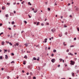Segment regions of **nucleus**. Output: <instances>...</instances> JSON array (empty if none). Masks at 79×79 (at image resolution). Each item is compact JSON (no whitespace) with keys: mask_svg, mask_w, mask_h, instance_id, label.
Masks as SVG:
<instances>
[{"mask_svg":"<svg viewBox=\"0 0 79 79\" xmlns=\"http://www.w3.org/2000/svg\"><path fill=\"white\" fill-rule=\"evenodd\" d=\"M23 64H24V65H25V64H26V61H23Z\"/></svg>","mask_w":79,"mask_h":79,"instance_id":"17","label":"nucleus"},{"mask_svg":"<svg viewBox=\"0 0 79 79\" xmlns=\"http://www.w3.org/2000/svg\"><path fill=\"white\" fill-rule=\"evenodd\" d=\"M16 45L17 46H18V45H19V44L18 43H16Z\"/></svg>","mask_w":79,"mask_h":79,"instance_id":"40","label":"nucleus"},{"mask_svg":"<svg viewBox=\"0 0 79 79\" xmlns=\"http://www.w3.org/2000/svg\"><path fill=\"white\" fill-rule=\"evenodd\" d=\"M24 45H25L26 47H27V46H28V44L27 43H25L24 44Z\"/></svg>","mask_w":79,"mask_h":79,"instance_id":"12","label":"nucleus"},{"mask_svg":"<svg viewBox=\"0 0 79 79\" xmlns=\"http://www.w3.org/2000/svg\"><path fill=\"white\" fill-rule=\"evenodd\" d=\"M70 5V3H68V6H69V5Z\"/></svg>","mask_w":79,"mask_h":79,"instance_id":"62","label":"nucleus"},{"mask_svg":"<svg viewBox=\"0 0 79 79\" xmlns=\"http://www.w3.org/2000/svg\"><path fill=\"white\" fill-rule=\"evenodd\" d=\"M66 52H69V49H68L66 50Z\"/></svg>","mask_w":79,"mask_h":79,"instance_id":"36","label":"nucleus"},{"mask_svg":"<svg viewBox=\"0 0 79 79\" xmlns=\"http://www.w3.org/2000/svg\"><path fill=\"white\" fill-rule=\"evenodd\" d=\"M51 31L52 32H54L55 31V28H53L51 29Z\"/></svg>","mask_w":79,"mask_h":79,"instance_id":"3","label":"nucleus"},{"mask_svg":"<svg viewBox=\"0 0 79 79\" xmlns=\"http://www.w3.org/2000/svg\"><path fill=\"white\" fill-rule=\"evenodd\" d=\"M24 2L23 1V2H22L21 3V4H23Z\"/></svg>","mask_w":79,"mask_h":79,"instance_id":"57","label":"nucleus"},{"mask_svg":"<svg viewBox=\"0 0 79 79\" xmlns=\"http://www.w3.org/2000/svg\"><path fill=\"white\" fill-rule=\"evenodd\" d=\"M64 27H67V25H64Z\"/></svg>","mask_w":79,"mask_h":79,"instance_id":"31","label":"nucleus"},{"mask_svg":"<svg viewBox=\"0 0 79 79\" xmlns=\"http://www.w3.org/2000/svg\"><path fill=\"white\" fill-rule=\"evenodd\" d=\"M16 35V33H14V37H15V35Z\"/></svg>","mask_w":79,"mask_h":79,"instance_id":"55","label":"nucleus"},{"mask_svg":"<svg viewBox=\"0 0 79 79\" xmlns=\"http://www.w3.org/2000/svg\"><path fill=\"white\" fill-rule=\"evenodd\" d=\"M56 60L55 59H52L51 60V61L52 63H55V62Z\"/></svg>","mask_w":79,"mask_h":79,"instance_id":"1","label":"nucleus"},{"mask_svg":"<svg viewBox=\"0 0 79 79\" xmlns=\"http://www.w3.org/2000/svg\"><path fill=\"white\" fill-rule=\"evenodd\" d=\"M31 65H28L27 68L29 69V68H31Z\"/></svg>","mask_w":79,"mask_h":79,"instance_id":"6","label":"nucleus"},{"mask_svg":"<svg viewBox=\"0 0 79 79\" xmlns=\"http://www.w3.org/2000/svg\"><path fill=\"white\" fill-rule=\"evenodd\" d=\"M56 52V50L55 49L53 51V52H54V53H55Z\"/></svg>","mask_w":79,"mask_h":79,"instance_id":"20","label":"nucleus"},{"mask_svg":"<svg viewBox=\"0 0 79 79\" xmlns=\"http://www.w3.org/2000/svg\"><path fill=\"white\" fill-rule=\"evenodd\" d=\"M3 32H1L0 34V35H3Z\"/></svg>","mask_w":79,"mask_h":79,"instance_id":"24","label":"nucleus"},{"mask_svg":"<svg viewBox=\"0 0 79 79\" xmlns=\"http://www.w3.org/2000/svg\"><path fill=\"white\" fill-rule=\"evenodd\" d=\"M62 34H59V37H62Z\"/></svg>","mask_w":79,"mask_h":79,"instance_id":"8","label":"nucleus"},{"mask_svg":"<svg viewBox=\"0 0 79 79\" xmlns=\"http://www.w3.org/2000/svg\"><path fill=\"white\" fill-rule=\"evenodd\" d=\"M74 54H75V55H77V53L75 52V53Z\"/></svg>","mask_w":79,"mask_h":79,"instance_id":"64","label":"nucleus"},{"mask_svg":"<svg viewBox=\"0 0 79 79\" xmlns=\"http://www.w3.org/2000/svg\"><path fill=\"white\" fill-rule=\"evenodd\" d=\"M27 75H29V73H27Z\"/></svg>","mask_w":79,"mask_h":79,"instance_id":"63","label":"nucleus"},{"mask_svg":"<svg viewBox=\"0 0 79 79\" xmlns=\"http://www.w3.org/2000/svg\"><path fill=\"white\" fill-rule=\"evenodd\" d=\"M54 55L53 54H52L51 55L52 56H53Z\"/></svg>","mask_w":79,"mask_h":79,"instance_id":"46","label":"nucleus"},{"mask_svg":"<svg viewBox=\"0 0 79 79\" xmlns=\"http://www.w3.org/2000/svg\"><path fill=\"white\" fill-rule=\"evenodd\" d=\"M28 16H29V18H31V16H30V15H28Z\"/></svg>","mask_w":79,"mask_h":79,"instance_id":"33","label":"nucleus"},{"mask_svg":"<svg viewBox=\"0 0 79 79\" xmlns=\"http://www.w3.org/2000/svg\"><path fill=\"white\" fill-rule=\"evenodd\" d=\"M37 23L35 22H34V24H36Z\"/></svg>","mask_w":79,"mask_h":79,"instance_id":"60","label":"nucleus"},{"mask_svg":"<svg viewBox=\"0 0 79 79\" xmlns=\"http://www.w3.org/2000/svg\"><path fill=\"white\" fill-rule=\"evenodd\" d=\"M54 5L55 6V5H57V4H56V2H55V5Z\"/></svg>","mask_w":79,"mask_h":79,"instance_id":"54","label":"nucleus"},{"mask_svg":"<svg viewBox=\"0 0 79 79\" xmlns=\"http://www.w3.org/2000/svg\"><path fill=\"white\" fill-rule=\"evenodd\" d=\"M2 59H3V58L2 57V56H0V60H2Z\"/></svg>","mask_w":79,"mask_h":79,"instance_id":"18","label":"nucleus"},{"mask_svg":"<svg viewBox=\"0 0 79 79\" xmlns=\"http://www.w3.org/2000/svg\"><path fill=\"white\" fill-rule=\"evenodd\" d=\"M71 74H72V76H74V73L73 72H72Z\"/></svg>","mask_w":79,"mask_h":79,"instance_id":"7","label":"nucleus"},{"mask_svg":"<svg viewBox=\"0 0 79 79\" xmlns=\"http://www.w3.org/2000/svg\"><path fill=\"white\" fill-rule=\"evenodd\" d=\"M39 22H38L37 23V24H36V26H38L39 25Z\"/></svg>","mask_w":79,"mask_h":79,"instance_id":"27","label":"nucleus"},{"mask_svg":"<svg viewBox=\"0 0 79 79\" xmlns=\"http://www.w3.org/2000/svg\"><path fill=\"white\" fill-rule=\"evenodd\" d=\"M5 59H8V56L6 55H5Z\"/></svg>","mask_w":79,"mask_h":79,"instance_id":"10","label":"nucleus"},{"mask_svg":"<svg viewBox=\"0 0 79 79\" xmlns=\"http://www.w3.org/2000/svg\"><path fill=\"white\" fill-rule=\"evenodd\" d=\"M9 44L10 45H12V44L11 43V42H10L9 43Z\"/></svg>","mask_w":79,"mask_h":79,"instance_id":"35","label":"nucleus"},{"mask_svg":"<svg viewBox=\"0 0 79 79\" xmlns=\"http://www.w3.org/2000/svg\"><path fill=\"white\" fill-rule=\"evenodd\" d=\"M11 55H12V56H14V55H15V54L13 53H11Z\"/></svg>","mask_w":79,"mask_h":79,"instance_id":"34","label":"nucleus"},{"mask_svg":"<svg viewBox=\"0 0 79 79\" xmlns=\"http://www.w3.org/2000/svg\"><path fill=\"white\" fill-rule=\"evenodd\" d=\"M4 51H5V52H7V49H6V50L4 49Z\"/></svg>","mask_w":79,"mask_h":79,"instance_id":"30","label":"nucleus"},{"mask_svg":"<svg viewBox=\"0 0 79 79\" xmlns=\"http://www.w3.org/2000/svg\"><path fill=\"white\" fill-rule=\"evenodd\" d=\"M71 64H72V65H74V64L75 63H74V61H73L72 60H71Z\"/></svg>","mask_w":79,"mask_h":79,"instance_id":"2","label":"nucleus"},{"mask_svg":"<svg viewBox=\"0 0 79 79\" xmlns=\"http://www.w3.org/2000/svg\"><path fill=\"white\" fill-rule=\"evenodd\" d=\"M7 78L8 79H9V78H10V77H9V76H7Z\"/></svg>","mask_w":79,"mask_h":79,"instance_id":"37","label":"nucleus"},{"mask_svg":"<svg viewBox=\"0 0 79 79\" xmlns=\"http://www.w3.org/2000/svg\"><path fill=\"white\" fill-rule=\"evenodd\" d=\"M48 11H50V8H48Z\"/></svg>","mask_w":79,"mask_h":79,"instance_id":"39","label":"nucleus"},{"mask_svg":"<svg viewBox=\"0 0 79 79\" xmlns=\"http://www.w3.org/2000/svg\"><path fill=\"white\" fill-rule=\"evenodd\" d=\"M2 26V23H0V27Z\"/></svg>","mask_w":79,"mask_h":79,"instance_id":"47","label":"nucleus"},{"mask_svg":"<svg viewBox=\"0 0 79 79\" xmlns=\"http://www.w3.org/2000/svg\"><path fill=\"white\" fill-rule=\"evenodd\" d=\"M68 54L69 55H72V56H73V54L70 52Z\"/></svg>","mask_w":79,"mask_h":79,"instance_id":"4","label":"nucleus"},{"mask_svg":"<svg viewBox=\"0 0 79 79\" xmlns=\"http://www.w3.org/2000/svg\"><path fill=\"white\" fill-rule=\"evenodd\" d=\"M34 12L35 13L37 12V9H35V10H34Z\"/></svg>","mask_w":79,"mask_h":79,"instance_id":"5","label":"nucleus"},{"mask_svg":"<svg viewBox=\"0 0 79 79\" xmlns=\"http://www.w3.org/2000/svg\"><path fill=\"white\" fill-rule=\"evenodd\" d=\"M59 60L60 61V62L62 61H63V59H59Z\"/></svg>","mask_w":79,"mask_h":79,"instance_id":"23","label":"nucleus"},{"mask_svg":"<svg viewBox=\"0 0 79 79\" xmlns=\"http://www.w3.org/2000/svg\"><path fill=\"white\" fill-rule=\"evenodd\" d=\"M2 10H5V7L4 6H3L2 8Z\"/></svg>","mask_w":79,"mask_h":79,"instance_id":"15","label":"nucleus"},{"mask_svg":"<svg viewBox=\"0 0 79 79\" xmlns=\"http://www.w3.org/2000/svg\"><path fill=\"white\" fill-rule=\"evenodd\" d=\"M12 24H15V22L14 21H12L11 23Z\"/></svg>","mask_w":79,"mask_h":79,"instance_id":"22","label":"nucleus"},{"mask_svg":"<svg viewBox=\"0 0 79 79\" xmlns=\"http://www.w3.org/2000/svg\"><path fill=\"white\" fill-rule=\"evenodd\" d=\"M30 75H32V72H30Z\"/></svg>","mask_w":79,"mask_h":79,"instance_id":"38","label":"nucleus"},{"mask_svg":"<svg viewBox=\"0 0 79 79\" xmlns=\"http://www.w3.org/2000/svg\"><path fill=\"white\" fill-rule=\"evenodd\" d=\"M28 5H32V4L30 3V2H29L28 3Z\"/></svg>","mask_w":79,"mask_h":79,"instance_id":"19","label":"nucleus"},{"mask_svg":"<svg viewBox=\"0 0 79 79\" xmlns=\"http://www.w3.org/2000/svg\"><path fill=\"white\" fill-rule=\"evenodd\" d=\"M23 32H24V31H21V33L22 34V33H23Z\"/></svg>","mask_w":79,"mask_h":79,"instance_id":"61","label":"nucleus"},{"mask_svg":"<svg viewBox=\"0 0 79 79\" xmlns=\"http://www.w3.org/2000/svg\"><path fill=\"white\" fill-rule=\"evenodd\" d=\"M10 16H13L14 15V14L13 13H11L10 14Z\"/></svg>","mask_w":79,"mask_h":79,"instance_id":"13","label":"nucleus"},{"mask_svg":"<svg viewBox=\"0 0 79 79\" xmlns=\"http://www.w3.org/2000/svg\"><path fill=\"white\" fill-rule=\"evenodd\" d=\"M24 22L25 23V24H27V21H24Z\"/></svg>","mask_w":79,"mask_h":79,"instance_id":"32","label":"nucleus"},{"mask_svg":"<svg viewBox=\"0 0 79 79\" xmlns=\"http://www.w3.org/2000/svg\"><path fill=\"white\" fill-rule=\"evenodd\" d=\"M36 78H35V77H33V79H36Z\"/></svg>","mask_w":79,"mask_h":79,"instance_id":"42","label":"nucleus"},{"mask_svg":"<svg viewBox=\"0 0 79 79\" xmlns=\"http://www.w3.org/2000/svg\"><path fill=\"white\" fill-rule=\"evenodd\" d=\"M76 10L77 11V10H78V8H77L76 9Z\"/></svg>","mask_w":79,"mask_h":79,"instance_id":"49","label":"nucleus"},{"mask_svg":"<svg viewBox=\"0 0 79 79\" xmlns=\"http://www.w3.org/2000/svg\"><path fill=\"white\" fill-rule=\"evenodd\" d=\"M22 73H24V70H22Z\"/></svg>","mask_w":79,"mask_h":79,"instance_id":"56","label":"nucleus"},{"mask_svg":"<svg viewBox=\"0 0 79 79\" xmlns=\"http://www.w3.org/2000/svg\"><path fill=\"white\" fill-rule=\"evenodd\" d=\"M76 60H77V58H75L74 59V60H75L76 61Z\"/></svg>","mask_w":79,"mask_h":79,"instance_id":"58","label":"nucleus"},{"mask_svg":"<svg viewBox=\"0 0 79 79\" xmlns=\"http://www.w3.org/2000/svg\"><path fill=\"white\" fill-rule=\"evenodd\" d=\"M48 50H50V47H48Z\"/></svg>","mask_w":79,"mask_h":79,"instance_id":"45","label":"nucleus"},{"mask_svg":"<svg viewBox=\"0 0 79 79\" xmlns=\"http://www.w3.org/2000/svg\"><path fill=\"white\" fill-rule=\"evenodd\" d=\"M14 63V61H12L11 62V63Z\"/></svg>","mask_w":79,"mask_h":79,"instance_id":"50","label":"nucleus"},{"mask_svg":"<svg viewBox=\"0 0 79 79\" xmlns=\"http://www.w3.org/2000/svg\"><path fill=\"white\" fill-rule=\"evenodd\" d=\"M6 43H7V44H9V42L8 41H6Z\"/></svg>","mask_w":79,"mask_h":79,"instance_id":"52","label":"nucleus"},{"mask_svg":"<svg viewBox=\"0 0 79 79\" xmlns=\"http://www.w3.org/2000/svg\"><path fill=\"white\" fill-rule=\"evenodd\" d=\"M4 69L3 68H2L1 69V70H2V71H3V70H4Z\"/></svg>","mask_w":79,"mask_h":79,"instance_id":"51","label":"nucleus"},{"mask_svg":"<svg viewBox=\"0 0 79 79\" xmlns=\"http://www.w3.org/2000/svg\"><path fill=\"white\" fill-rule=\"evenodd\" d=\"M77 31H79V28H77Z\"/></svg>","mask_w":79,"mask_h":79,"instance_id":"44","label":"nucleus"},{"mask_svg":"<svg viewBox=\"0 0 79 79\" xmlns=\"http://www.w3.org/2000/svg\"><path fill=\"white\" fill-rule=\"evenodd\" d=\"M46 25H48H48H49V23H46Z\"/></svg>","mask_w":79,"mask_h":79,"instance_id":"21","label":"nucleus"},{"mask_svg":"<svg viewBox=\"0 0 79 79\" xmlns=\"http://www.w3.org/2000/svg\"><path fill=\"white\" fill-rule=\"evenodd\" d=\"M4 44H5V42L4 41H2V45H4Z\"/></svg>","mask_w":79,"mask_h":79,"instance_id":"9","label":"nucleus"},{"mask_svg":"<svg viewBox=\"0 0 79 79\" xmlns=\"http://www.w3.org/2000/svg\"><path fill=\"white\" fill-rule=\"evenodd\" d=\"M65 35H67V34H68V32H65Z\"/></svg>","mask_w":79,"mask_h":79,"instance_id":"41","label":"nucleus"},{"mask_svg":"<svg viewBox=\"0 0 79 79\" xmlns=\"http://www.w3.org/2000/svg\"><path fill=\"white\" fill-rule=\"evenodd\" d=\"M24 58H27V56L26 55H25V56H24Z\"/></svg>","mask_w":79,"mask_h":79,"instance_id":"14","label":"nucleus"},{"mask_svg":"<svg viewBox=\"0 0 79 79\" xmlns=\"http://www.w3.org/2000/svg\"><path fill=\"white\" fill-rule=\"evenodd\" d=\"M41 26H44V23H41Z\"/></svg>","mask_w":79,"mask_h":79,"instance_id":"26","label":"nucleus"},{"mask_svg":"<svg viewBox=\"0 0 79 79\" xmlns=\"http://www.w3.org/2000/svg\"><path fill=\"white\" fill-rule=\"evenodd\" d=\"M8 29H9V30H11V28H10V27H9L8 28Z\"/></svg>","mask_w":79,"mask_h":79,"instance_id":"48","label":"nucleus"},{"mask_svg":"<svg viewBox=\"0 0 79 79\" xmlns=\"http://www.w3.org/2000/svg\"><path fill=\"white\" fill-rule=\"evenodd\" d=\"M69 17H70V18H72V16L70 15H69Z\"/></svg>","mask_w":79,"mask_h":79,"instance_id":"59","label":"nucleus"},{"mask_svg":"<svg viewBox=\"0 0 79 79\" xmlns=\"http://www.w3.org/2000/svg\"><path fill=\"white\" fill-rule=\"evenodd\" d=\"M5 16H6V17L8 18V16H9L8 15V14H7V15H6Z\"/></svg>","mask_w":79,"mask_h":79,"instance_id":"16","label":"nucleus"},{"mask_svg":"<svg viewBox=\"0 0 79 79\" xmlns=\"http://www.w3.org/2000/svg\"><path fill=\"white\" fill-rule=\"evenodd\" d=\"M33 60H36V58H35V57H34L33 58Z\"/></svg>","mask_w":79,"mask_h":79,"instance_id":"28","label":"nucleus"},{"mask_svg":"<svg viewBox=\"0 0 79 79\" xmlns=\"http://www.w3.org/2000/svg\"><path fill=\"white\" fill-rule=\"evenodd\" d=\"M47 38H46L44 40V41H45V43H46V42H47Z\"/></svg>","mask_w":79,"mask_h":79,"instance_id":"11","label":"nucleus"},{"mask_svg":"<svg viewBox=\"0 0 79 79\" xmlns=\"http://www.w3.org/2000/svg\"><path fill=\"white\" fill-rule=\"evenodd\" d=\"M76 40V38H74V40Z\"/></svg>","mask_w":79,"mask_h":79,"instance_id":"43","label":"nucleus"},{"mask_svg":"<svg viewBox=\"0 0 79 79\" xmlns=\"http://www.w3.org/2000/svg\"><path fill=\"white\" fill-rule=\"evenodd\" d=\"M14 13L15 14V13H16V11L15 10L14 11Z\"/></svg>","mask_w":79,"mask_h":79,"instance_id":"53","label":"nucleus"},{"mask_svg":"<svg viewBox=\"0 0 79 79\" xmlns=\"http://www.w3.org/2000/svg\"><path fill=\"white\" fill-rule=\"evenodd\" d=\"M7 5H10V3H7Z\"/></svg>","mask_w":79,"mask_h":79,"instance_id":"25","label":"nucleus"},{"mask_svg":"<svg viewBox=\"0 0 79 79\" xmlns=\"http://www.w3.org/2000/svg\"><path fill=\"white\" fill-rule=\"evenodd\" d=\"M28 79H31V77L29 76L28 77Z\"/></svg>","mask_w":79,"mask_h":79,"instance_id":"29","label":"nucleus"}]
</instances>
